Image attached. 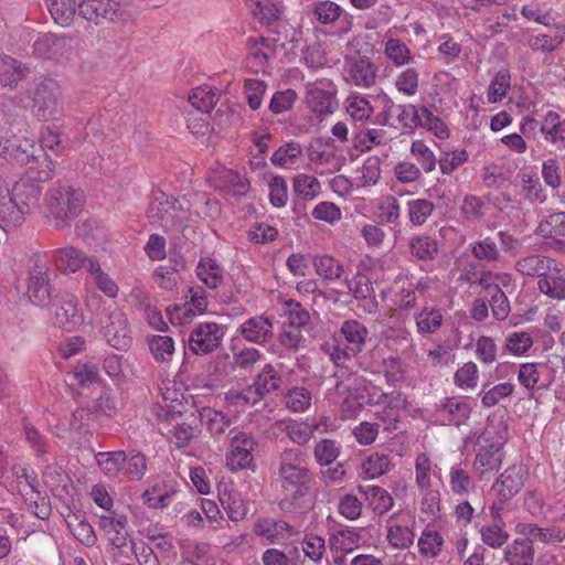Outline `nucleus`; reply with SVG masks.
<instances>
[{"label":"nucleus","instance_id":"obj_1","mask_svg":"<svg viewBox=\"0 0 565 565\" xmlns=\"http://www.w3.org/2000/svg\"><path fill=\"white\" fill-rule=\"evenodd\" d=\"M279 461L278 477L285 491L279 504L282 510L294 511L300 508V500L308 493L312 476L298 448L285 449Z\"/></svg>","mask_w":565,"mask_h":565},{"label":"nucleus","instance_id":"obj_2","mask_svg":"<svg viewBox=\"0 0 565 565\" xmlns=\"http://www.w3.org/2000/svg\"><path fill=\"white\" fill-rule=\"evenodd\" d=\"M508 438V426L501 419L488 418L483 431L477 438L473 472L480 478L495 472L502 463L501 449Z\"/></svg>","mask_w":565,"mask_h":565},{"label":"nucleus","instance_id":"obj_3","mask_svg":"<svg viewBox=\"0 0 565 565\" xmlns=\"http://www.w3.org/2000/svg\"><path fill=\"white\" fill-rule=\"evenodd\" d=\"M79 17L96 25L104 22L126 23L137 15L131 0H75Z\"/></svg>","mask_w":565,"mask_h":565},{"label":"nucleus","instance_id":"obj_4","mask_svg":"<svg viewBox=\"0 0 565 565\" xmlns=\"http://www.w3.org/2000/svg\"><path fill=\"white\" fill-rule=\"evenodd\" d=\"M84 203V192L71 186L54 188L45 195L47 213L56 226H64L77 217L83 211Z\"/></svg>","mask_w":565,"mask_h":565},{"label":"nucleus","instance_id":"obj_5","mask_svg":"<svg viewBox=\"0 0 565 565\" xmlns=\"http://www.w3.org/2000/svg\"><path fill=\"white\" fill-rule=\"evenodd\" d=\"M308 166L320 175L340 171L345 163V157L331 138H318L306 148Z\"/></svg>","mask_w":565,"mask_h":565},{"label":"nucleus","instance_id":"obj_6","mask_svg":"<svg viewBox=\"0 0 565 565\" xmlns=\"http://www.w3.org/2000/svg\"><path fill=\"white\" fill-rule=\"evenodd\" d=\"M31 110L40 120H55L63 115L64 104L58 84L45 79L38 84L32 93Z\"/></svg>","mask_w":565,"mask_h":565},{"label":"nucleus","instance_id":"obj_7","mask_svg":"<svg viewBox=\"0 0 565 565\" xmlns=\"http://www.w3.org/2000/svg\"><path fill=\"white\" fill-rule=\"evenodd\" d=\"M337 88L329 79H320L306 85L305 102L318 117L332 115L338 108Z\"/></svg>","mask_w":565,"mask_h":565},{"label":"nucleus","instance_id":"obj_8","mask_svg":"<svg viewBox=\"0 0 565 565\" xmlns=\"http://www.w3.org/2000/svg\"><path fill=\"white\" fill-rule=\"evenodd\" d=\"M51 311L55 324L66 330H73L84 321L78 298L70 292L58 295L52 305Z\"/></svg>","mask_w":565,"mask_h":565},{"label":"nucleus","instance_id":"obj_9","mask_svg":"<svg viewBox=\"0 0 565 565\" xmlns=\"http://www.w3.org/2000/svg\"><path fill=\"white\" fill-rule=\"evenodd\" d=\"M231 434L234 435L231 438V449L226 455V466L232 471L250 467L257 441L252 435L244 431L231 430Z\"/></svg>","mask_w":565,"mask_h":565},{"label":"nucleus","instance_id":"obj_10","mask_svg":"<svg viewBox=\"0 0 565 565\" xmlns=\"http://www.w3.org/2000/svg\"><path fill=\"white\" fill-rule=\"evenodd\" d=\"M527 470L523 465L508 467L492 486L498 500L505 503L518 494L524 486Z\"/></svg>","mask_w":565,"mask_h":565},{"label":"nucleus","instance_id":"obj_11","mask_svg":"<svg viewBox=\"0 0 565 565\" xmlns=\"http://www.w3.org/2000/svg\"><path fill=\"white\" fill-rule=\"evenodd\" d=\"M383 100L386 104L387 111L395 108L394 104L386 98V96L383 97ZM396 109L401 110V114L407 115V116H414L417 120V124L431 134H434L439 139H446L449 137V130L447 126L444 124V121L435 116L431 110H429L426 107H423L420 109H416L414 106H396Z\"/></svg>","mask_w":565,"mask_h":565},{"label":"nucleus","instance_id":"obj_12","mask_svg":"<svg viewBox=\"0 0 565 565\" xmlns=\"http://www.w3.org/2000/svg\"><path fill=\"white\" fill-rule=\"evenodd\" d=\"M223 337L224 331L218 324L201 323L192 331L189 345L193 353H211L221 347Z\"/></svg>","mask_w":565,"mask_h":565},{"label":"nucleus","instance_id":"obj_13","mask_svg":"<svg viewBox=\"0 0 565 565\" xmlns=\"http://www.w3.org/2000/svg\"><path fill=\"white\" fill-rule=\"evenodd\" d=\"M405 404L406 399L399 392L381 393L379 405H383V409L375 413L380 427L382 426L387 431L396 429V424Z\"/></svg>","mask_w":565,"mask_h":565},{"label":"nucleus","instance_id":"obj_14","mask_svg":"<svg viewBox=\"0 0 565 565\" xmlns=\"http://www.w3.org/2000/svg\"><path fill=\"white\" fill-rule=\"evenodd\" d=\"M25 216L10 194V189L0 179V227L6 231H13L21 226Z\"/></svg>","mask_w":565,"mask_h":565},{"label":"nucleus","instance_id":"obj_15","mask_svg":"<svg viewBox=\"0 0 565 565\" xmlns=\"http://www.w3.org/2000/svg\"><path fill=\"white\" fill-rule=\"evenodd\" d=\"M104 337L108 344L116 350L125 351L130 344L128 322L120 311H114L108 316L104 326Z\"/></svg>","mask_w":565,"mask_h":565},{"label":"nucleus","instance_id":"obj_16","mask_svg":"<svg viewBox=\"0 0 565 565\" xmlns=\"http://www.w3.org/2000/svg\"><path fill=\"white\" fill-rule=\"evenodd\" d=\"M99 527L106 534L108 541L117 548L126 546L129 536L126 515L111 511L99 516Z\"/></svg>","mask_w":565,"mask_h":565},{"label":"nucleus","instance_id":"obj_17","mask_svg":"<svg viewBox=\"0 0 565 565\" xmlns=\"http://www.w3.org/2000/svg\"><path fill=\"white\" fill-rule=\"evenodd\" d=\"M339 335L344 340L345 344L342 349L338 347L334 353H348V351L356 353L363 350L369 331L360 321L350 319L343 321Z\"/></svg>","mask_w":565,"mask_h":565},{"label":"nucleus","instance_id":"obj_18","mask_svg":"<svg viewBox=\"0 0 565 565\" xmlns=\"http://www.w3.org/2000/svg\"><path fill=\"white\" fill-rule=\"evenodd\" d=\"M471 409L470 401L460 396L447 397L436 407L437 413L445 420L457 426L469 418Z\"/></svg>","mask_w":565,"mask_h":565},{"label":"nucleus","instance_id":"obj_19","mask_svg":"<svg viewBox=\"0 0 565 565\" xmlns=\"http://www.w3.org/2000/svg\"><path fill=\"white\" fill-rule=\"evenodd\" d=\"M254 533L266 539L270 544H281L294 534V529L285 521L259 519L254 524Z\"/></svg>","mask_w":565,"mask_h":565},{"label":"nucleus","instance_id":"obj_20","mask_svg":"<svg viewBox=\"0 0 565 565\" xmlns=\"http://www.w3.org/2000/svg\"><path fill=\"white\" fill-rule=\"evenodd\" d=\"M41 192L42 190L39 183L30 179L18 180L10 190V194L20 206L24 216H26L32 209L38 205Z\"/></svg>","mask_w":565,"mask_h":565},{"label":"nucleus","instance_id":"obj_21","mask_svg":"<svg viewBox=\"0 0 565 565\" xmlns=\"http://www.w3.org/2000/svg\"><path fill=\"white\" fill-rule=\"evenodd\" d=\"M96 259L88 257L81 249L73 246H65L56 249L53 255V262L56 268L64 274H74L83 266L88 270V260Z\"/></svg>","mask_w":565,"mask_h":565},{"label":"nucleus","instance_id":"obj_22","mask_svg":"<svg viewBox=\"0 0 565 565\" xmlns=\"http://www.w3.org/2000/svg\"><path fill=\"white\" fill-rule=\"evenodd\" d=\"M179 206H177V201L172 198L166 195L164 193H160L154 200L150 203L148 209V217L152 222H162L168 224L169 222L182 221V215L179 212Z\"/></svg>","mask_w":565,"mask_h":565},{"label":"nucleus","instance_id":"obj_23","mask_svg":"<svg viewBox=\"0 0 565 565\" xmlns=\"http://www.w3.org/2000/svg\"><path fill=\"white\" fill-rule=\"evenodd\" d=\"M375 68L366 58L353 60L344 70V79L355 86L370 87L375 83Z\"/></svg>","mask_w":565,"mask_h":565},{"label":"nucleus","instance_id":"obj_24","mask_svg":"<svg viewBox=\"0 0 565 565\" xmlns=\"http://www.w3.org/2000/svg\"><path fill=\"white\" fill-rule=\"evenodd\" d=\"M273 322L260 315L253 317L241 326V334L249 342L264 344L273 337Z\"/></svg>","mask_w":565,"mask_h":565},{"label":"nucleus","instance_id":"obj_25","mask_svg":"<svg viewBox=\"0 0 565 565\" xmlns=\"http://www.w3.org/2000/svg\"><path fill=\"white\" fill-rule=\"evenodd\" d=\"M540 131L547 142L565 147V119L558 113L547 111L540 122Z\"/></svg>","mask_w":565,"mask_h":565},{"label":"nucleus","instance_id":"obj_26","mask_svg":"<svg viewBox=\"0 0 565 565\" xmlns=\"http://www.w3.org/2000/svg\"><path fill=\"white\" fill-rule=\"evenodd\" d=\"M381 173V159L377 156H369L355 170L354 185L359 190H369L379 183Z\"/></svg>","mask_w":565,"mask_h":565},{"label":"nucleus","instance_id":"obj_27","mask_svg":"<svg viewBox=\"0 0 565 565\" xmlns=\"http://www.w3.org/2000/svg\"><path fill=\"white\" fill-rule=\"evenodd\" d=\"M555 264V260L550 257L540 254H531L521 257L515 263V270L523 276H540L544 278Z\"/></svg>","mask_w":565,"mask_h":565},{"label":"nucleus","instance_id":"obj_28","mask_svg":"<svg viewBox=\"0 0 565 565\" xmlns=\"http://www.w3.org/2000/svg\"><path fill=\"white\" fill-rule=\"evenodd\" d=\"M504 561L509 565H533L534 548L527 539H515L504 548Z\"/></svg>","mask_w":565,"mask_h":565},{"label":"nucleus","instance_id":"obj_29","mask_svg":"<svg viewBox=\"0 0 565 565\" xmlns=\"http://www.w3.org/2000/svg\"><path fill=\"white\" fill-rule=\"evenodd\" d=\"M29 298L36 305H44L50 298L49 276L44 268H36L31 277L28 288Z\"/></svg>","mask_w":565,"mask_h":565},{"label":"nucleus","instance_id":"obj_30","mask_svg":"<svg viewBox=\"0 0 565 565\" xmlns=\"http://www.w3.org/2000/svg\"><path fill=\"white\" fill-rule=\"evenodd\" d=\"M522 533L531 542H541L545 544H556L564 540L565 533L556 526L540 527L536 524H524Z\"/></svg>","mask_w":565,"mask_h":565},{"label":"nucleus","instance_id":"obj_31","mask_svg":"<svg viewBox=\"0 0 565 565\" xmlns=\"http://www.w3.org/2000/svg\"><path fill=\"white\" fill-rule=\"evenodd\" d=\"M345 109L354 121L361 122L369 120L374 111L370 99L360 93H351L345 99Z\"/></svg>","mask_w":565,"mask_h":565},{"label":"nucleus","instance_id":"obj_32","mask_svg":"<svg viewBox=\"0 0 565 565\" xmlns=\"http://www.w3.org/2000/svg\"><path fill=\"white\" fill-rule=\"evenodd\" d=\"M539 289L554 299H565V277L561 275L557 265L555 264L551 271L537 282Z\"/></svg>","mask_w":565,"mask_h":565},{"label":"nucleus","instance_id":"obj_33","mask_svg":"<svg viewBox=\"0 0 565 565\" xmlns=\"http://www.w3.org/2000/svg\"><path fill=\"white\" fill-rule=\"evenodd\" d=\"M294 192L303 201H312L321 193L320 181L310 174L298 173L292 181Z\"/></svg>","mask_w":565,"mask_h":565},{"label":"nucleus","instance_id":"obj_34","mask_svg":"<svg viewBox=\"0 0 565 565\" xmlns=\"http://www.w3.org/2000/svg\"><path fill=\"white\" fill-rule=\"evenodd\" d=\"M359 491L365 497L373 511L379 514L386 513L393 507L390 493L377 486L359 487Z\"/></svg>","mask_w":565,"mask_h":565},{"label":"nucleus","instance_id":"obj_35","mask_svg":"<svg viewBox=\"0 0 565 565\" xmlns=\"http://www.w3.org/2000/svg\"><path fill=\"white\" fill-rule=\"evenodd\" d=\"M409 252L419 260H431L438 254V244L431 236L422 234L409 239Z\"/></svg>","mask_w":565,"mask_h":565},{"label":"nucleus","instance_id":"obj_36","mask_svg":"<svg viewBox=\"0 0 565 565\" xmlns=\"http://www.w3.org/2000/svg\"><path fill=\"white\" fill-rule=\"evenodd\" d=\"M384 55L396 67L408 65L413 57L408 46L399 39L392 36L385 41Z\"/></svg>","mask_w":565,"mask_h":565},{"label":"nucleus","instance_id":"obj_37","mask_svg":"<svg viewBox=\"0 0 565 565\" xmlns=\"http://www.w3.org/2000/svg\"><path fill=\"white\" fill-rule=\"evenodd\" d=\"M199 279L207 287L214 289L223 281V269L211 257L202 258L196 267Z\"/></svg>","mask_w":565,"mask_h":565},{"label":"nucleus","instance_id":"obj_38","mask_svg":"<svg viewBox=\"0 0 565 565\" xmlns=\"http://www.w3.org/2000/svg\"><path fill=\"white\" fill-rule=\"evenodd\" d=\"M88 275L96 287L106 296L114 298L118 294L117 284L106 274L97 259L88 260Z\"/></svg>","mask_w":565,"mask_h":565},{"label":"nucleus","instance_id":"obj_39","mask_svg":"<svg viewBox=\"0 0 565 565\" xmlns=\"http://www.w3.org/2000/svg\"><path fill=\"white\" fill-rule=\"evenodd\" d=\"M395 520V515L388 519L386 539L395 548H407L413 544L415 534L408 526L396 524Z\"/></svg>","mask_w":565,"mask_h":565},{"label":"nucleus","instance_id":"obj_40","mask_svg":"<svg viewBox=\"0 0 565 565\" xmlns=\"http://www.w3.org/2000/svg\"><path fill=\"white\" fill-rule=\"evenodd\" d=\"M54 168L55 163L53 160L45 153H42L35 156L30 164H28L26 174L30 180L36 183L45 182L51 179Z\"/></svg>","mask_w":565,"mask_h":565},{"label":"nucleus","instance_id":"obj_41","mask_svg":"<svg viewBox=\"0 0 565 565\" xmlns=\"http://www.w3.org/2000/svg\"><path fill=\"white\" fill-rule=\"evenodd\" d=\"M313 266L317 275L328 281L339 279L344 270L342 264L329 255L316 256Z\"/></svg>","mask_w":565,"mask_h":565},{"label":"nucleus","instance_id":"obj_42","mask_svg":"<svg viewBox=\"0 0 565 565\" xmlns=\"http://www.w3.org/2000/svg\"><path fill=\"white\" fill-rule=\"evenodd\" d=\"M443 312L435 307H425L416 316L417 330L422 334L436 332L443 323Z\"/></svg>","mask_w":565,"mask_h":565},{"label":"nucleus","instance_id":"obj_43","mask_svg":"<svg viewBox=\"0 0 565 565\" xmlns=\"http://www.w3.org/2000/svg\"><path fill=\"white\" fill-rule=\"evenodd\" d=\"M49 10L56 24L67 26L77 13V4L75 0H51Z\"/></svg>","mask_w":565,"mask_h":565},{"label":"nucleus","instance_id":"obj_44","mask_svg":"<svg viewBox=\"0 0 565 565\" xmlns=\"http://www.w3.org/2000/svg\"><path fill=\"white\" fill-rule=\"evenodd\" d=\"M435 206L427 199H414L406 203L407 217L413 226H422L431 215Z\"/></svg>","mask_w":565,"mask_h":565},{"label":"nucleus","instance_id":"obj_45","mask_svg":"<svg viewBox=\"0 0 565 565\" xmlns=\"http://www.w3.org/2000/svg\"><path fill=\"white\" fill-rule=\"evenodd\" d=\"M218 100L217 93L211 86H199L189 95L191 105L201 113L212 110Z\"/></svg>","mask_w":565,"mask_h":565},{"label":"nucleus","instance_id":"obj_46","mask_svg":"<svg viewBox=\"0 0 565 565\" xmlns=\"http://www.w3.org/2000/svg\"><path fill=\"white\" fill-rule=\"evenodd\" d=\"M9 152L8 159H12L21 164H30L34 156V142L31 139L7 140Z\"/></svg>","mask_w":565,"mask_h":565},{"label":"nucleus","instance_id":"obj_47","mask_svg":"<svg viewBox=\"0 0 565 565\" xmlns=\"http://www.w3.org/2000/svg\"><path fill=\"white\" fill-rule=\"evenodd\" d=\"M481 542L491 547H502L510 537V534L505 530V524H484L479 530Z\"/></svg>","mask_w":565,"mask_h":565},{"label":"nucleus","instance_id":"obj_48","mask_svg":"<svg viewBox=\"0 0 565 565\" xmlns=\"http://www.w3.org/2000/svg\"><path fill=\"white\" fill-rule=\"evenodd\" d=\"M220 501L230 520L238 522L247 514V505L238 493L223 492Z\"/></svg>","mask_w":565,"mask_h":565},{"label":"nucleus","instance_id":"obj_49","mask_svg":"<svg viewBox=\"0 0 565 565\" xmlns=\"http://www.w3.org/2000/svg\"><path fill=\"white\" fill-rule=\"evenodd\" d=\"M95 458L106 476L114 477L122 472L125 451L98 452Z\"/></svg>","mask_w":565,"mask_h":565},{"label":"nucleus","instance_id":"obj_50","mask_svg":"<svg viewBox=\"0 0 565 565\" xmlns=\"http://www.w3.org/2000/svg\"><path fill=\"white\" fill-rule=\"evenodd\" d=\"M23 70L18 62L7 55H0V83L3 86H13L23 77Z\"/></svg>","mask_w":565,"mask_h":565},{"label":"nucleus","instance_id":"obj_51","mask_svg":"<svg viewBox=\"0 0 565 565\" xmlns=\"http://www.w3.org/2000/svg\"><path fill=\"white\" fill-rule=\"evenodd\" d=\"M213 182L216 188L233 191L237 194H242L246 190V184L241 175L225 168L215 174Z\"/></svg>","mask_w":565,"mask_h":565},{"label":"nucleus","instance_id":"obj_52","mask_svg":"<svg viewBox=\"0 0 565 565\" xmlns=\"http://www.w3.org/2000/svg\"><path fill=\"white\" fill-rule=\"evenodd\" d=\"M411 153L426 173H430L436 169V156L423 140H414L412 142Z\"/></svg>","mask_w":565,"mask_h":565},{"label":"nucleus","instance_id":"obj_53","mask_svg":"<svg viewBox=\"0 0 565 565\" xmlns=\"http://www.w3.org/2000/svg\"><path fill=\"white\" fill-rule=\"evenodd\" d=\"M313 15L322 24L335 22L344 12L343 8L330 0L318 1L313 4Z\"/></svg>","mask_w":565,"mask_h":565},{"label":"nucleus","instance_id":"obj_54","mask_svg":"<svg viewBox=\"0 0 565 565\" xmlns=\"http://www.w3.org/2000/svg\"><path fill=\"white\" fill-rule=\"evenodd\" d=\"M302 148L298 142L291 141L278 148L271 156L273 164L288 168L301 156Z\"/></svg>","mask_w":565,"mask_h":565},{"label":"nucleus","instance_id":"obj_55","mask_svg":"<svg viewBox=\"0 0 565 565\" xmlns=\"http://www.w3.org/2000/svg\"><path fill=\"white\" fill-rule=\"evenodd\" d=\"M510 86V74L504 70L499 71L489 85L487 92L488 102L491 104L501 102L508 94Z\"/></svg>","mask_w":565,"mask_h":565},{"label":"nucleus","instance_id":"obj_56","mask_svg":"<svg viewBox=\"0 0 565 565\" xmlns=\"http://www.w3.org/2000/svg\"><path fill=\"white\" fill-rule=\"evenodd\" d=\"M311 216L317 221L334 225L342 218V211L335 203L322 201L313 206Z\"/></svg>","mask_w":565,"mask_h":565},{"label":"nucleus","instance_id":"obj_57","mask_svg":"<svg viewBox=\"0 0 565 565\" xmlns=\"http://www.w3.org/2000/svg\"><path fill=\"white\" fill-rule=\"evenodd\" d=\"M377 216L383 224H395L401 216V207L393 195L382 198L377 205Z\"/></svg>","mask_w":565,"mask_h":565},{"label":"nucleus","instance_id":"obj_58","mask_svg":"<svg viewBox=\"0 0 565 565\" xmlns=\"http://www.w3.org/2000/svg\"><path fill=\"white\" fill-rule=\"evenodd\" d=\"M301 548L306 557L315 564H318L323 558L326 553L324 539L316 534H306L301 542Z\"/></svg>","mask_w":565,"mask_h":565},{"label":"nucleus","instance_id":"obj_59","mask_svg":"<svg viewBox=\"0 0 565 565\" xmlns=\"http://www.w3.org/2000/svg\"><path fill=\"white\" fill-rule=\"evenodd\" d=\"M360 535L351 530H341L332 534L329 539L331 551L351 552L359 545Z\"/></svg>","mask_w":565,"mask_h":565},{"label":"nucleus","instance_id":"obj_60","mask_svg":"<svg viewBox=\"0 0 565 565\" xmlns=\"http://www.w3.org/2000/svg\"><path fill=\"white\" fill-rule=\"evenodd\" d=\"M180 548L184 559L192 565H196L207 556L211 551V544L200 541H183L180 543Z\"/></svg>","mask_w":565,"mask_h":565},{"label":"nucleus","instance_id":"obj_61","mask_svg":"<svg viewBox=\"0 0 565 565\" xmlns=\"http://www.w3.org/2000/svg\"><path fill=\"white\" fill-rule=\"evenodd\" d=\"M282 313L289 320L288 324H296L297 327L306 326L310 320V315L301 303L292 299L281 300Z\"/></svg>","mask_w":565,"mask_h":565},{"label":"nucleus","instance_id":"obj_62","mask_svg":"<svg viewBox=\"0 0 565 565\" xmlns=\"http://www.w3.org/2000/svg\"><path fill=\"white\" fill-rule=\"evenodd\" d=\"M147 470L146 458L140 452L131 451L129 455L125 454V465L122 466V473L130 480H140Z\"/></svg>","mask_w":565,"mask_h":565},{"label":"nucleus","instance_id":"obj_63","mask_svg":"<svg viewBox=\"0 0 565 565\" xmlns=\"http://www.w3.org/2000/svg\"><path fill=\"white\" fill-rule=\"evenodd\" d=\"M537 232L544 237L565 236V213H553L542 221Z\"/></svg>","mask_w":565,"mask_h":565},{"label":"nucleus","instance_id":"obj_64","mask_svg":"<svg viewBox=\"0 0 565 565\" xmlns=\"http://www.w3.org/2000/svg\"><path fill=\"white\" fill-rule=\"evenodd\" d=\"M248 56L256 65L263 66L269 58L273 49L268 41L264 38H248L247 40Z\"/></svg>","mask_w":565,"mask_h":565}]
</instances>
